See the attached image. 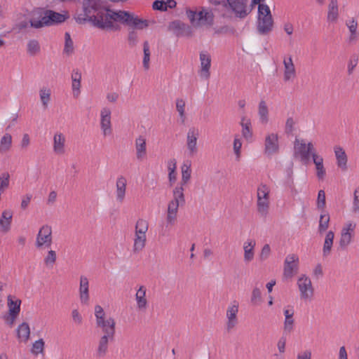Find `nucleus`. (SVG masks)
Returning a JSON list of instances; mask_svg holds the SVG:
<instances>
[{
    "label": "nucleus",
    "mask_w": 359,
    "mask_h": 359,
    "mask_svg": "<svg viewBox=\"0 0 359 359\" xmlns=\"http://www.w3.org/2000/svg\"><path fill=\"white\" fill-rule=\"evenodd\" d=\"M111 113L110 109L107 107L102 109L100 112V126L104 136L109 135L112 133Z\"/></svg>",
    "instance_id": "12"
},
{
    "label": "nucleus",
    "mask_w": 359,
    "mask_h": 359,
    "mask_svg": "<svg viewBox=\"0 0 359 359\" xmlns=\"http://www.w3.org/2000/svg\"><path fill=\"white\" fill-rule=\"evenodd\" d=\"M234 304L229 306L226 311V330L230 331L232 330L238 323L237 313L238 312V304L234 302Z\"/></svg>",
    "instance_id": "14"
},
{
    "label": "nucleus",
    "mask_w": 359,
    "mask_h": 359,
    "mask_svg": "<svg viewBox=\"0 0 359 359\" xmlns=\"http://www.w3.org/2000/svg\"><path fill=\"white\" fill-rule=\"evenodd\" d=\"M136 156L140 161H142L147 154L146 139L143 136H139L135 140Z\"/></svg>",
    "instance_id": "20"
},
{
    "label": "nucleus",
    "mask_w": 359,
    "mask_h": 359,
    "mask_svg": "<svg viewBox=\"0 0 359 359\" xmlns=\"http://www.w3.org/2000/svg\"><path fill=\"white\" fill-rule=\"evenodd\" d=\"M255 241L250 239L245 242L243 245L244 261L245 262H251L254 258V249L255 247Z\"/></svg>",
    "instance_id": "27"
},
{
    "label": "nucleus",
    "mask_w": 359,
    "mask_h": 359,
    "mask_svg": "<svg viewBox=\"0 0 359 359\" xmlns=\"http://www.w3.org/2000/svg\"><path fill=\"white\" fill-rule=\"evenodd\" d=\"M273 27V19L269 7L266 4H259L257 29L259 34L265 35L271 32Z\"/></svg>",
    "instance_id": "4"
},
{
    "label": "nucleus",
    "mask_w": 359,
    "mask_h": 359,
    "mask_svg": "<svg viewBox=\"0 0 359 359\" xmlns=\"http://www.w3.org/2000/svg\"><path fill=\"white\" fill-rule=\"evenodd\" d=\"M269 198L257 199V211L263 217H266L269 212Z\"/></svg>",
    "instance_id": "39"
},
{
    "label": "nucleus",
    "mask_w": 359,
    "mask_h": 359,
    "mask_svg": "<svg viewBox=\"0 0 359 359\" xmlns=\"http://www.w3.org/2000/svg\"><path fill=\"white\" fill-rule=\"evenodd\" d=\"M152 8L154 10L165 11H167V6H165L163 0H156L154 1Z\"/></svg>",
    "instance_id": "62"
},
{
    "label": "nucleus",
    "mask_w": 359,
    "mask_h": 359,
    "mask_svg": "<svg viewBox=\"0 0 359 359\" xmlns=\"http://www.w3.org/2000/svg\"><path fill=\"white\" fill-rule=\"evenodd\" d=\"M10 175L8 172H3L0 175V191L4 192L9 186Z\"/></svg>",
    "instance_id": "51"
},
{
    "label": "nucleus",
    "mask_w": 359,
    "mask_h": 359,
    "mask_svg": "<svg viewBox=\"0 0 359 359\" xmlns=\"http://www.w3.org/2000/svg\"><path fill=\"white\" fill-rule=\"evenodd\" d=\"M143 52H144L143 66L145 69H148L149 68L150 50H149V42L147 41H145L144 42Z\"/></svg>",
    "instance_id": "46"
},
{
    "label": "nucleus",
    "mask_w": 359,
    "mask_h": 359,
    "mask_svg": "<svg viewBox=\"0 0 359 359\" xmlns=\"http://www.w3.org/2000/svg\"><path fill=\"white\" fill-rule=\"evenodd\" d=\"M198 137V133L194 128H190L187 133V148L191 154H194L197 151V140Z\"/></svg>",
    "instance_id": "18"
},
{
    "label": "nucleus",
    "mask_w": 359,
    "mask_h": 359,
    "mask_svg": "<svg viewBox=\"0 0 359 359\" xmlns=\"http://www.w3.org/2000/svg\"><path fill=\"white\" fill-rule=\"evenodd\" d=\"M79 297L81 303L88 304L89 302V281L88 279L83 276L80 277L79 284Z\"/></svg>",
    "instance_id": "15"
},
{
    "label": "nucleus",
    "mask_w": 359,
    "mask_h": 359,
    "mask_svg": "<svg viewBox=\"0 0 359 359\" xmlns=\"http://www.w3.org/2000/svg\"><path fill=\"white\" fill-rule=\"evenodd\" d=\"M346 25L348 26V29L351 32V35L348 39V41L351 43V42L356 40L358 38V33H357L358 23L355 20L353 19L348 23H346Z\"/></svg>",
    "instance_id": "45"
},
{
    "label": "nucleus",
    "mask_w": 359,
    "mask_h": 359,
    "mask_svg": "<svg viewBox=\"0 0 359 359\" xmlns=\"http://www.w3.org/2000/svg\"><path fill=\"white\" fill-rule=\"evenodd\" d=\"M97 326L102 329L104 334L107 336H114L115 334V321L112 318L105 319L104 318L100 321L96 322Z\"/></svg>",
    "instance_id": "17"
},
{
    "label": "nucleus",
    "mask_w": 359,
    "mask_h": 359,
    "mask_svg": "<svg viewBox=\"0 0 359 359\" xmlns=\"http://www.w3.org/2000/svg\"><path fill=\"white\" fill-rule=\"evenodd\" d=\"M69 17L67 11H63L62 13H57L50 9L37 8L32 13L30 26L35 29L54 26L63 23L68 20Z\"/></svg>",
    "instance_id": "2"
},
{
    "label": "nucleus",
    "mask_w": 359,
    "mask_h": 359,
    "mask_svg": "<svg viewBox=\"0 0 359 359\" xmlns=\"http://www.w3.org/2000/svg\"><path fill=\"white\" fill-rule=\"evenodd\" d=\"M358 62V56L357 55H353L351 58L350 59V61L348 62V74H351L354 68L356 67Z\"/></svg>",
    "instance_id": "60"
},
{
    "label": "nucleus",
    "mask_w": 359,
    "mask_h": 359,
    "mask_svg": "<svg viewBox=\"0 0 359 359\" xmlns=\"http://www.w3.org/2000/svg\"><path fill=\"white\" fill-rule=\"evenodd\" d=\"M355 226L356 224L352 222H348L343 226L339 240V248L341 250L346 249L347 246L351 243L354 236Z\"/></svg>",
    "instance_id": "8"
},
{
    "label": "nucleus",
    "mask_w": 359,
    "mask_h": 359,
    "mask_svg": "<svg viewBox=\"0 0 359 359\" xmlns=\"http://www.w3.org/2000/svg\"><path fill=\"white\" fill-rule=\"evenodd\" d=\"M258 114L262 123H266L268 121L269 110L264 100H262L259 104Z\"/></svg>",
    "instance_id": "41"
},
{
    "label": "nucleus",
    "mask_w": 359,
    "mask_h": 359,
    "mask_svg": "<svg viewBox=\"0 0 359 359\" xmlns=\"http://www.w3.org/2000/svg\"><path fill=\"white\" fill-rule=\"evenodd\" d=\"M283 65L285 67L284 81H288L296 76L295 67L292 57L290 56L288 58H285L283 60Z\"/></svg>",
    "instance_id": "19"
},
{
    "label": "nucleus",
    "mask_w": 359,
    "mask_h": 359,
    "mask_svg": "<svg viewBox=\"0 0 359 359\" xmlns=\"http://www.w3.org/2000/svg\"><path fill=\"white\" fill-rule=\"evenodd\" d=\"M146 243V235L135 234V238L134 241V251L139 252L142 250Z\"/></svg>",
    "instance_id": "42"
},
{
    "label": "nucleus",
    "mask_w": 359,
    "mask_h": 359,
    "mask_svg": "<svg viewBox=\"0 0 359 359\" xmlns=\"http://www.w3.org/2000/svg\"><path fill=\"white\" fill-rule=\"evenodd\" d=\"M186 13L191 25L195 27L201 26L211 27L214 24L215 15L210 8L202 7L199 11L188 9Z\"/></svg>",
    "instance_id": "3"
},
{
    "label": "nucleus",
    "mask_w": 359,
    "mask_h": 359,
    "mask_svg": "<svg viewBox=\"0 0 359 359\" xmlns=\"http://www.w3.org/2000/svg\"><path fill=\"white\" fill-rule=\"evenodd\" d=\"M131 30L129 31L128 36V44L130 47H134L137 45L138 42V36L137 33L135 31V29H138L137 28H133L128 27Z\"/></svg>",
    "instance_id": "49"
},
{
    "label": "nucleus",
    "mask_w": 359,
    "mask_h": 359,
    "mask_svg": "<svg viewBox=\"0 0 359 359\" xmlns=\"http://www.w3.org/2000/svg\"><path fill=\"white\" fill-rule=\"evenodd\" d=\"M116 187V199L118 202L122 203L125 198L126 179L123 176L118 177Z\"/></svg>",
    "instance_id": "25"
},
{
    "label": "nucleus",
    "mask_w": 359,
    "mask_h": 359,
    "mask_svg": "<svg viewBox=\"0 0 359 359\" xmlns=\"http://www.w3.org/2000/svg\"><path fill=\"white\" fill-rule=\"evenodd\" d=\"M352 212L353 213H359V187L353 193Z\"/></svg>",
    "instance_id": "55"
},
{
    "label": "nucleus",
    "mask_w": 359,
    "mask_h": 359,
    "mask_svg": "<svg viewBox=\"0 0 359 359\" xmlns=\"http://www.w3.org/2000/svg\"><path fill=\"white\" fill-rule=\"evenodd\" d=\"M183 186L184 185H182V184H180V186L176 187L173 190L172 200H177V201L181 203V205L185 203Z\"/></svg>",
    "instance_id": "43"
},
{
    "label": "nucleus",
    "mask_w": 359,
    "mask_h": 359,
    "mask_svg": "<svg viewBox=\"0 0 359 359\" xmlns=\"http://www.w3.org/2000/svg\"><path fill=\"white\" fill-rule=\"evenodd\" d=\"M235 32V29L233 27H230L227 25L222 26L217 29L215 30V33L217 34H227V33H231L233 34Z\"/></svg>",
    "instance_id": "64"
},
{
    "label": "nucleus",
    "mask_w": 359,
    "mask_h": 359,
    "mask_svg": "<svg viewBox=\"0 0 359 359\" xmlns=\"http://www.w3.org/2000/svg\"><path fill=\"white\" fill-rule=\"evenodd\" d=\"M271 255V248L269 244H265L259 254V259L263 262L267 259Z\"/></svg>",
    "instance_id": "56"
},
{
    "label": "nucleus",
    "mask_w": 359,
    "mask_h": 359,
    "mask_svg": "<svg viewBox=\"0 0 359 359\" xmlns=\"http://www.w3.org/2000/svg\"><path fill=\"white\" fill-rule=\"evenodd\" d=\"M51 91L50 89L43 87L39 90L40 100L44 109H46L50 100Z\"/></svg>",
    "instance_id": "36"
},
{
    "label": "nucleus",
    "mask_w": 359,
    "mask_h": 359,
    "mask_svg": "<svg viewBox=\"0 0 359 359\" xmlns=\"http://www.w3.org/2000/svg\"><path fill=\"white\" fill-rule=\"evenodd\" d=\"M180 205H181V203L177 201V200H172L169 202L166 217L168 224L174 225L175 224Z\"/></svg>",
    "instance_id": "16"
},
{
    "label": "nucleus",
    "mask_w": 359,
    "mask_h": 359,
    "mask_svg": "<svg viewBox=\"0 0 359 359\" xmlns=\"http://www.w3.org/2000/svg\"><path fill=\"white\" fill-rule=\"evenodd\" d=\"M264 146V152L267 156L277 154L279 151L278 135L271 133L266 136Z\"/></svg>",
    "instance_id": "13"
},
{
    "label": "nucleus",
    "mask_w": 359,
    "mask_h": 359,
    "mask_svg": "<svg viewBox=\"0 0 359 359\" xmlns=\"http://www.w3.org/2000/svg\"><path fill=\"white\" fill-rule=\"evenodd\" d=\"M65 40L64 53L67 55L72 54L74 51V43L69 32L65 34Z\"/></svg>",
    "instance_id": "47"
},
{
    "label": "nucleus",
    "mask_w": 359,
    "mask_h": 359,
    "mask_svg": "<svg viewBox=\"0 0 359 359\" xmlns=\"http://www.w3.org/2000/svg\"><path fill=\"white\" fill-rule=\"evenodd\" d=\"M13 218V212L11 210H5L0 217V226L1 230L6 233L11 229Z\"/></svg>",
    "instance_id": "21"
},
{
    "label": "nucleus",
    "mask_w": 359,
    "mask_h": 359,
    "mask_svg": "<svg viewBox=\"0 0 359 359\" xmlns=\"http://www.w3.org/2000/svg\"><path fill=\"white\" fill-rule=\"evenodd\" d=\"M242 127V135L246 139L249 140L252 137V131L251 128V121L245 116L242 117L241 121Z\"/></svg>",
    "instance_id": "31"
},
{
    "label": "nucleus",
    "mask_w": 359,
    "mask_h": 359,
    "mask_svg": "<svg viewBox=\"0 0 359 359\" xmlns=\"http://www.w3.org/2000/svg\"><path fill=\"white\" fill-rule=\"evenodd\" d=\"M177 162L175 158L170 159L168 163V169L169 171L168 178L170 182H175L176 180V172L175 170L177 168Z\"/></svg>",
    "instance_id": "44"
},
{
    "label": "nucleus",
    "mask_w": 359,
    "mask_h": 359,
    "mask_svg": "<svg viewBox=\"0 0 359 359\" xmlns=\"http://www.w3.org/2000/svg\"><path fill=\"white\" fill-rule=\"evenodd\" d=\"M338 18L337 0H330L328 6L327 20L336 21Z\"/></svg>",
    "instance_id": "32"
},
{
    "label": "nucleus",
    "mask_w": 359,
    "mask_h": 359,
    "mask_svg": "<svg viewBox=\"0 0 359 359\" xmlns=\"http://www.w3.org/2000/svg\"><path fill=\"white\" fill-rule=\"evenodd\" d=\"M260 301H261L260 289L257 287H255V288L253 289L252 292L251 302L253 304H256Z\"/></svg>",
    "instance_id": "59"
},
{
    "label": "nucleus",
    "mask_w": 359,
    "mask_h": 359,
    "mask_svg": "<svg viewBox=\"0 0 359 359\" xmlns=\"http://www.w3.org/2000/svg\"><path fill=\"white\" fill-rule=\"evenodd\" d=\"M56 261V253L54 250H49L47 256L44 259L45 264L53 266Z\"/></svg>",
    "instance_id": "58"
},
{
    "label": "nucleus",
    "mask_w": 359,
    "mask_h": 359,
    "mask_svg": "<svg viewBox=\"0 0 359 359\" xmlns=\"http://www.w3.org/2000/svg\"><path fill=\"white\" fill-rule=\"evenodd\" d=\"M248 0H223L222 6L229 8L235 17L243 19L252 11L248 6Z\"/></svg>",
    "instance_id": "5"
},
{
    "label": "nucleus",
    "mask_w": 359,
    "mask_h": 359,
    "mask_svg": "<svg viewBox=\"0 0 359 359\" xmlns=\"http://www.w3.org/2000/svg\"><path fill=\"white\" fill-rule=\"evenodd\" d=\"M21 300L17 299L13 300L11 295L8 296V312L15 314H20Z\"/></svg>",
    "instance_id": "37"
},
{
    "label": "nucleus",
    "mask_w": 359,
    "mask_h": 359,
    "mask_svg": "<svg viewBox=\"0 0 359 359\" xmlns=\"http://www.w3.org/2000/svg\"><path fill=\"white\" fill-rule=\"evenodd\" d=\"M72 90L74 97H77L80 94L81 73L78 69H74L72 74Z\"/></svg>",
    "instance_id": "28"
},
{
    "label": "nucleus",
    "mask_w": 359,
    "mask_h": 359,
    "mask_svg": "<svg viewBox=\"0 0 359 359\" xmlns=\"http://www.w3.org/2000/svg\"><path fill=\"white\" fill-rule=\"evenodd\" d=\"M297 285L301 293V297L306 299L312 296L313 290L310 278L306 276H302L298 279Z\"/></svg>",
    "instance_id": "11"
},
{
    "label": "nucleus",
    "mask_w": 359,
    "mask_h": 359,
    "mask_svg": "<svg viewBox=\"0 0 359 359\" xmlns=\"http://www.w3.org/2000/svg\"><path fill=\"white\" fill-rule=\"evenodd\" d=\"M95 315L96 317V322L100 321L101 320H102L104 318L105 313H104V311L101 306H100V305L95 306Z\"/></svg>",
    "instance_id": "63"
},
{
    "label": "nucleus",
    "mask_w": 359,
    "mask_h": 359,
    "mask_svg": "<svg viewBox=\"0 0 359 359\" xmlns=\"http://www.w3.org/2000/svg\"><path fill=\"white\" fill-rule=\"evenodd\" d=\"M44 348V341L42 339H40L37 341H36L32 348V353L37 355L40 353H42L43 351Z\"/></svg>",
    "instance_id": "52"
},
{
    "label": "nucleus",
    "mask_w": 359,
    "mask_h": 359,
    "mask_svg": "<svg viewBox=\"0 0 359 359\" xmlns=\"http://www.w3.org/2000/svg\"><path fill=\"white\" fill-rule=\"evenodd\" d=\"M185 102L183 99L178 98L176 100V109L179 112L180 116L182 118V123H184L185 119Z\"/></svg>",
    "instance_id": "50"
},
{
    "label": "nucleus",
    "mask_w": 359,
    "mask_h": 359,
    "mask_svg": "<svg viewBox=\"0 0 359 359\" xmlns=\"http://www.w3.org/2000/svg\"><path fill=\"white\" fill-rule=\"evenodd\" d=\"M40 51V46L38 41L32 39L28 41L27 53L31 55H34Z\"/></svg>",
    "instance_id": "48"
},
{
    "label": "nucleus",
    "mask_w": 359,
    "mask_h": 359,
    "mask_svg": "<svg viewBox=\"0 0 359 359\" xmlns=\"http://www.w3.org/2000/svg\"><path fill=\"white\" fill-rule=\"evenodd\" d=\"M12 144V137L10 134L6 133L0 141V152L6 153L8 151Z\"/></svg>",
    "instance_id": "38"
},
{
    "label": "nucleus",
    "mask_w": 359,
    "mask_h": 359,
    "mask_svg": "<svg viewBox=\"0 0 359 359\" xmlns=\"http://www.w3.org/2000/svg\"><path fill=\"white\" fill-rule=\"evenodd\" d=\"M269 190L266 185L261 184L257 189V199L269 198Z\"/></svg>",
    "instance_id": "53"
},
{
    "label": "nucleus",
    "mask_w": 359,
    "mask_h": 359,
    "mask_svg": "<svg viewBox=\"0 0 359 359\" xmlns=\"http://www.w3.org/2000/svg\"><path fill=\"white\" fill-rule=\"evenodd\" d=\"M149 224L147 221L143 219H139L135 225V234L146 235Z\"/></svg>",
    "instance_id": "40"
},
{
    "label": "nucleus",
    "mask_w": 359,
    "mask_h": 359,
    "mask_svg": "<svg viewBox=\"0 0 359 359\" xmlns=\"http://www.w3.org/2000/svg\"><path fill=\"white\" fill-rule=\"evenodd\" d=\"M330 215L328 213H325V210H322V212L320 216L319 220V226H318V232L322 234L325 232L329 227L330 223Z\"/></svg>",
    "instance_id": "33"
},
{
    "label": "nucleus",
    "mask_w": 359,
    "mask_h": 359,
    "mask_svg": "<svg viewBox=\"0 0 359 359\" xmlns=\"http://www.w3.org/2000/svg\"><path fill=\"white\" fill-rule=\"evenodd\" d=\"M294 310L292 308L285 309L284 310L285 321H284V331L285 332H291L293 330L294 320L293 319Z\"/></svg>",
    "instance_id": "23"
},
{
    "label": "nucleus",
    "mask_w": 359,
    "mask_h": 359,
    "mask_svg": "<svg viewBox=\"0 0 359 359\" xmlns=\"http://www.w3.org/2000/svg\"><path fill=\"white\" fill-rule=\"evenodd\" d=\"M314 150L313 145L311 142L307 144L302 140L299 142L298 139L294 141V156H299L302 162L307 163L310 159L311 154Z\"/></svg>",
    "instance_id": "6"
},
{
    "label": "nucleus",
    "mask_w": 359,
    "mask_h": 359,
    "mask_svg": "<svg viewBox=\"0 0 359 359\" xmlns=\"http://www.w3.org/2000/svg\"><path fill=\"white\" fill-rule=\"evenodd\" d=\"M114 336H107V334H104L99 341L98 347L97 349V356L100 358L103 357L106 355L108 350V344L109 341H112L114 339Z\"/></svg>",
    "instance_id": "22"
},
{
    "label": "nucleus",
    "mask_w": 359,
    "mask_h": 359,
    "mask_svg": "<svg viewBox=\"0 0 359 359\" xmlns=\"http://www.w3.org/2000/svg\"><path fill=\"white\" fill-rule=\"evenodd\" d=\"M191 162L187 161L184 163L182 166V180L180 184L182 185L186 184L191 178Z\"/></svg>",
    "instance_id": "35"
},
{
    "label": "nucleus",
    "mask_w": 359,
    "mask_h": 359,
    "mask_svg": "<svg viewBox=\"0 0 359 359\" xmlns=\"http://www.w3.org/2000/svg\"><path fill=\"white\" fill-rule=\"evenodd\" d=\"M325 193L323 190H320L317 198V208L320 210H324L325 207Z\"/></svg>",
    "instance_id": "54"
},
{
    "label": "nucleus",
    "mask_w": 359,
    "mask_h": 359,
    "mask_svg": "<svg viewBox=\"0 0 359 359\" xmlns=\"http://www.w3.org/2000/svg\"><path fill=\"white\" fill-rule=\"evenodd\" d=\"M299 258L294 254L288 255L284 262L283 276L286 278H291L297 273Z\"/></svg>",
    "instance_id": "7"
},
{
    "label": "nucleus",
    "mask_w": 359,
    "mask_h": 359,
    "mask_svg": "<svg viewBox=\"0 0 359 359\" xmlns=\"http://www.w3.org/2000/svg\"><path fill=\"white\" fill-rule=\"evenodd\" d=\"M334 238V232L332 231H329L325 236V242H324L323 248V256L324 257H326L328 255H330L331 250H332V245H333Z\"/></svg>",
    "instance_id": "29"
},
{
    "label": "nucleus",
    "mask_w": 359,
    "mask_h": 359,
    "mask_svg": "<svg viewBox=\"0 0 359 359\" xmlns=\"http://www.w3.org/2000/svg\"><path fill=\"white\" fill-rule=\"evenodd\" d=\"M335 156L337 158V164L342 170H347V156L344 150L341 147H336L334 149Z\"/></svg>",
    "instance_id": "24"
},
{
    "label": "nucleus",
    "mask_w": 359,
    "mask_h": 359,
    "mask_svg": "<svg viewBox=\"0 0 359 359\" xmlns=\"http://www.w3.org/2000/svg\"><path fill=\"white\" fill-rule=\"evenodd\" d=\"M74 19L79 24L90 22L102 30H119L120 26L114 22L137 29H144L149 26L148 20L140 18L133 13L109 9L106 0H83L82 13H76Z\"/></svg>",
    "instance_id": "1"
},
{
    "label": "nucleus",
    "mask_w": 359,
    "mask_h": 359,
    "mask_svg": "<svg viewBox=\"0 0 359 359\" xmlns=\"http://www.w3.org/2000/svg\"><path fill=\"white\" fill-rule=\"evenodd\" d=\"M65 137L62 133H56L53 137V151L57 154L65 153Z\"/></svg>",
    "instance_id": "26"
},
{
    "label": "nucleus",
    "mask_w": 359,
    "mask_h": 359,
    "mask_svg": "<svg viewBox=\"0 0 359 359\" xmlns=\"http://www.w3.org/2000/svg\"><path fill=\"white\" fill-rule=\"evenodd\" d=\"M201 69L198 72L201 78L208 80L210 76L211 57L209 53L201 51L199 55Z\"/></svg>",
    "instance_id": "10"
},
{
    "label": "nucleus",
    "mask_w": 359,
    "mask_h": 359,
    "mask_svg": "<svg viewBox=\"0 0 359 359\" xmlns=\"http://www.w3.org/2000/svg\"><path fill=\"white\" fill-rule=\"evenodd\" d=\"M18 316H19V314H15V313H12L8 312V313L5 314L3 316V318L4 319L7 325H8L10 327H12L14 325L15 321Z\"/></svg>",
    "instance_id": "57"
},
{
    "label": "nucleus",
    "mask_w": 359,
    "mask_h": 359,
    "mask_svg": "<svg viewBox=\"0 0 359 359\" xmlns=\"http://www.w3.org/2000/svg\"><path fill=\"white\" fill-rule=\"evenodd\" d=\"M316 169V176L319 180H323L325 175V169L324 168L323 163H318L315 164Z\"/></svg>",
    "instance_id": "61"
},
{
    "label": "nucleus",
    "mask_w": 359,
    "mask_h": 359,
    "mask_svg": "<svg viewBox=\"0 0 359 359\" xmlns=\"http://www.w3.org/2000/svg\"><path fill=\"white\" fill-rule=\"evenodd\" d=\"M17 334L19 339H22L25 341H27L30 334V329L28 323H22L20 324L17 329Z\"/></svg>",
    "instance_id": "34"
},
{
    "label": "nucleus",
    "mask_w": 359,
    "mask_h": 359,
    "mask_svg": "<svg viewBox=\"0 0 359 359\" xmlns=\"http://www.w3.org/2000/svg\"><path fill=\"white\" fill-rule=\"evenodd\" d=\"M52 243V229L48 225H43L36 236V246L38 248L45 245L50 247Z\"/></svg>",
    "instance_id": "9"
},
{
    "label": "nucleus",
    "mask_w": 359,
    "mask_h": 359,
    "mask_svg": "<svg viewBox=\"0 0 359 359\" xmlns=\"http://www.w3.org/2000/svg\"><path fill=\"white\" fill-rule=\"evenodd\" d=\"M135 299L137 301V307L140 309H146L147 301L146 299V288L144 286H140L137 290Z\"/></svg>",
    "instance_id": "30"
}]
</instances>
